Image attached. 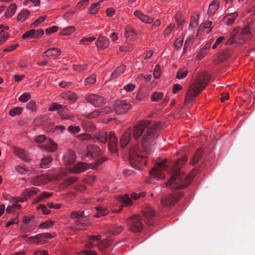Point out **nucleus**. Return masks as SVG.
Masks as SVG:
<instances>
[{
	"instance_id": "20",
	"label": "nucleus",
	"mask_w": 255,
	"mask_h": 255,
	"mask_svg": "<svg viewBox=\"0 0 255 255\" xmlns=\"http://www.w3.org/2000/svg\"><path fill=\"white\" fill-rule=\"evenodd\" d=\"M38 192H39V189L35 187L27 189L22 192L23 197L18 201L20 202H24L26 201V197H32L37 194Z\"/></svg>"
},
{
	"instance_id": "18",
	"label": "nucleus",
	"mask_w": 255,
	"mask_h": 255,
	"mask_svg": "<svg viewBox=\"0 0 255 255\" xmlns=\"http://www.w3.org/2000/svg\"><path fill=\"white\" fill-rule=\"evenodd\" d=\"M110 44L109 39L105 36H100L96 42V45L98 48L106 49Z\"/></svg>"
},
{
	"instance_id": "25",
	"label": "nucleus",
	"mask_w": 255,
	"mask_h": 255,
	"mask_svg": "<svg viewBox=\"0 0 255 255\" xmlns=\"http://www.w3.org/2000/svg\"><path fill=\"white\" fill-rule=\"evenodd\" d=\"M30 182L33 185L39 186L47 182V178L44 175L38 176L31 178Z\"/></svg>"
},
{
	"instance_id": "4",
	"label": "nucleus",
	"mask_w": 255,
	"mask_h": 255,
	"mask_svg": "<svg viewBox=\"0 0 255 255\" xmlns=\"http://www.w3.org/2000/svg\"><path fill=\"white\" fill-rule=\"evenodd\" d=\"M95 137L103 143H106L108 139V147L110 151L112 153L117 152L118 138L113 131H111L109 135L105 132L99 131L95 133Z\"/></svg>"
},
{
	"instance_id": "47",
	"label": "nucleus",
	"mask_w": 255,
	"mask_h": 255,
	"mask_svg": "<svg viewBox=\"0 0 255 255\" xmlns=\"http://www.w3.org/2000/svg\"><path fill=\"white\" fill-rule=\"evenodd\" d=\"M163 94L162 92H154L151 97V100L153 102H157L163 98Z\"/></svg>"
},
{
	"instance_id": "27",
	"label": "nucleus",
	"mask_w": 255,
	"mask_h": 255,
	"mask_svg": "<svg viewBox=\"0 0 255 255\" xmlns=\"http://www.w3.org/2000/svg\"><path fill=\"white\" fill-rule=\"evenodd\" d=\"M30 11L27 9H24L20 11L17 14L16 20L19 22H24L27 17L30 15Z\"/></svg>"
},
{
	"instance_id": "34",
	"label": "nucleus",
	"mask_w": 255,
	"mask_h": 255,
	"mask_svg": "<svg viewBox=\"0 0 255 255\" xmlns=\"http://www.w3.org/2000/svg\"><path fill=\"white\" fill-rule=\"evenodd\" d=\"M52 160L53 158L50 155L43 157L41 160L40 167L42 168H48L49 167V164L52 161Z\"/></svg>"
},
{
	"instance_id": "42",
	"label": "nucleus",
	"mask_w": 255,
	"mask_h": 255,
	"mask_svg": "<svg viewBox=\"0 0 255 255\" xmlns=\"http://www.w3.org/2000/svg\"><path fill=\"white\" fill-rule=\"evenodd\" d=\"M175 18L178 24V28H179V30H181V27L180 28V26L184 22L185 19L184 17L182 16L181 13L180 12H178L176 14Z\"/></svg>"
},
{
	"instance_id": "37",
	"label": "nucleus",
	"mask_w": 255,
	"mask_h": 255,
	"mask_svg": "<svg viewBox=\"0 0 255 255\" xmlns=\"http://www.w3.org/2000/svg\"><path fill=\"white\" fill-rule=\"evenodd\" d=\"M96 82L95 76L92 75L86 78L84 81V85L86 88H89L91 85L94 84Z\"/></svg>"
},
{
	"instance_id": "49",
	"label": "nucleus",
	"mask_w": 255,
	"mask_h": 255,
	"mask_svg": "<svg viewBox=\"0 0 255 255\" xmlns=\"http://www.w3.org/2000/svg\"><path fill=\"white\" fill-rule=\"evenodd\" d=\"M77 180V178L74 177H71L69 178H68L67 179H65L64 181L63 182V186L67 187L68 186L76 182Z\"/></svg>"
},
{
	"instance_id": "50",
	"label": "nucleus",
	"mask_w": 255,
	"mask_h": 255,
	"mask_svg": "<svg viewBox=\"0 0 255 255\" xmlns=\"http://www.w3.org/2000/svg\"><path fill=\"white\" fill-rule=\"evenodd\" d=\"M100 115H101V113L100 112V109H98V110H95L94 111H93V112H92L89 114H87L86 116V117L87 119H90L97 118Z\"/></svg>"
},
{
	"instance_id": "43",
	"label": "nucleus",
	"mask_w": 255,
	"mask_h": 255,
	"mask_svg": "<svg viewBox=\"0 0 255 255\" xmlns=\"http://www.w3.org/2000/svg\"><path fill=\"white\" fill-rule=\"evenodd\" d=\"M84 211H73L70 214V217L73 219H80L81 217H84Z\"/></svg>"
},
{
	"instance_id": "15",
	"label": "nucleus",
	"mask_w": 255,
	"mask_h": 255,
	"mask_svg": "<svg viewBox=\"0 0 255 255\" xmlns=\"http://www.w3.org/2000/svg\"><path fill=\"white\" fill-rule=\"evenodd\" d=\"M143 214L146 219L145 223L149 225L153 224L152 218L154 215V211L151 207H148L143 211Z\"/></svg>"
},
{
	"instance_id": "19",
	"label": "nucleus",
	"mask_w": 255,
	"mask_h": 255,
	"mask_svg": "<svg viewBox=\"0 0 255 255\" xmlns=\"http://www.w3.org/2000/svg\"><path fill=\"white\" fill-rule=\"evenodd\" d=\"M134 15L140 19L142 22L150 24L153 21V18L149 17L148 15L144 14L140 10H136L134 12Z\"/></svg>"
},
{
	"instance_id": "54",
	"label": "nucleus",
	"mask_w": 255,
	"mask_h": 255,
	"mask_svg": "<svg viewBox=\"0 0 255 255\" xmlns=\"http://www.w3.org/2000/svg\"><path fill=\"white\" fill-rule=\"evenodd\" d=\"M107 160V158L105 157H102L96 160L95 163L94 165L92 164L91 168L96 169L98 168V167L102 164L104 162Z\"/></svg>"
},
{
	"instance_id": "63",
	"label": "nucleus",
	"mask_w": 255,
	"mask_h": 255,
	"mask_svg": "<svg viewBox=\"0 0 255 255\" xmlns=\"http://www.w3.org/2000/svg\"><path fill=\"white\" fill-rule=\"evenodd\" d=\"M21 205L18 204H13L11 206H8L6 208V212L7 213L12 212L15 208H20Z\"/></svg>"
},
{
	"instance_id": "13",
	"label": "nucleus",
	"mask_w": 255,
	"mask_h": 255,
	"mask_svg": "<svg viewBox=\"0 0 255 255\" xmlns=\"http://www.w3.org/2000/svg\"><path fill=\"white\" fill-rule=\"evenodd\" d=\"M14 152L18 157L25 162H29L31 160L30 154L23 149L15 148L14 149Z\"/></svg>"
},
{
	"instance_id": "58",
	"label": "nucleus",
	"mask_w": 255,
	"mask_h": 255,
	"mask_svg": "<svg viewBox=\"0 0 255 255\" xmlns=\"http://www.w3.org/2000/svg\"><path fill=\"white\" fill-rule=\"evenodd\" d=\"M8 36V34L7 33L3 32V30H1L0 31V44L5 42Z\"/></svg>"
},
{
	"instance_id": "60",
	"label": "nucleus",
	"mask_w": 255,
	"mask_h": 255,
	"mask_svg": "<svg viewBox=\"0 0 255 255\" xmlns=\"http://www.w3.org/2000/svg\"><path fill=\"white\" fill-rule=\"evenodd\" d=\"M53 221L48 220L40 224L39 227V228L42 229H47L49 228L51 226H52L53 224Z\"/></svg>"
},
{
	"instance_id": "12",
	"label": "nucleus",
	"mask_w": 255,
	"mask_h": 255,
	"mask_svg": "<svg viewBox=\"0 0 255 255\" xmlns=\"http://www.w3.org/2000/svg\"><path fill=\"white\" fill-rule=\"evenodd\" d=\"M91 166H92V164L79 162L70 169V172L73 173H79L91 168Z\"/></svg>"
},
{
	"instance_id": "28",
	"label": "nucleus",
	"mask_w": 255,
	"mask_h": 255,
	"mask_svg": "<svg viewBox=\"0 0 255 255\" xmlns=\"http://www.w3.org/2000/svg\"><path fill=\"white\" fill-rule=\"evenodd\" d=\"M60 53L61 52L60 49L57 48L53 47L48 49L43 53V54H46V56L47 57L55 58L56 57L59 56L60 54Z\"/></svg>"
},
{
	"instance_id": "44",
	"label": "nucleus",
	"mask_w": 255,
	"mask_h": 255,
	"mask_svg": "<svg viewBox=\"0 0 255 255\" xmlns=\"http://www.w3.org/2000/svg\"><path fill=\"white\" fill-rule=\"evenodd\" d=\"M75 30V27L74 26L67 27L61 31V34L64 35H68L73 33Z\"/></svg>"
},
{
	"instance_id": "5",
	"label": "nucleus",
	"mask_w": 255,
	"mask_h": 255,
	"mask_svg": "<svg viewBox=\"0 0 255 255\" xmlns=\"http://www.w3.org/2000/svg\"><path fill=\"white\" fill-rule=\"evenodd\" d=\"M129 163L131 165L137 169L142 168L146 164L144 155L140 154V150L137 147H133L129 150Z\"/></svg>"
},
{
	"instance_id": "52",
	"label": "nucleus",
	"mask_w": 255,
	"mask_h": 255,
	"mask_svg": "<svg viewBox=\"0 0 255 255\" xmlns=\"http://www.w3.org/2000/svg\"><path fill=\"white\" fill-rule=\"evenodd\" d=\"M198 18L199 15H197L196 16L192 17L189 24V28L195 27L198 24Z\"/></svg>"
},
{
	"instance_id": "41",
	"label": "nucleus",
	"mask_w": 255,
	"mask_h": 255,
	"mask_svg": "<svg viewBox=\"0 0 255 255\" xmlns=\"http://www.w3.org/2000/svg\"><path fill=\"white\" fill-rule=\"evenodd\" d=\"M63 98L74 102L77 100L78 96L76 93L69 92L63 95Z\"/></svg>"
},
{
	"instance_id": "6",
	"label": "nucleus",
	"mask_w": 255,
	"mask_h": 255,
	"mask_svg": "<svg viewBox=\"0 0 255 255\" xmlns=\"http://www.w3.org/2000/svg\"><path fill=\"white\" fill-rule=\"evenodd\" d=\"M35 142L38 143H44V144L39 145V147L44 150H47L49 152H53L57 148V144L50 138H47L44 135H39L34 139Z\"/></svg>"
},
{
	"instance_id": "2",
	"label": "nucleus",
	"mask_w": 255,
	"mask_h": 255,
	"mask_svg": "<svg viewBox=\"0 0 255 255\" xmlns=\"http://www.w3.org/2000/svg\"><path fill=\"white\" fill-rule=\"evenodd\" d=\"M161 128L160 123L151 124L148 121H143L136 125L133 129V136L137 139L141 135L142 148L143 151L149 154L153 151L152 142L157 136V131Z\"/></svg>"
},
{
	"instance_id": "51",
	"label": "nucleus",
	"mask_w": 255,
	"mask_h": 255,
	"mask_svg": "<svg viewBox=\"0 0 255 255\" xmlns=\"http://www.w3.org/2000/svg\"><path fill=\"white\" fill-rule=\"evenodd\" d=\"M194 39L193 35H190L188 36L185 42L184 46V52L186 51V49L187 47H188L192 43Z\"/></svg>"
},
{
	"instance_id": "35",
	"label": "nucleus",
	"mask_w": 255,
	"mask_h": 255,
	"mask_svg": "<svg viewBox=\"0 0 255 255\" xmlns=\"http://www.w3.org/2000/svg\"><path fill=\"white\" fill-rule=\"evenodd\" d=\"M202 150L201 149H198L196 150L190 163L194 165L197 163L202 157Z\"/></svg>"
},
{
	"instance_id": "21",
	"label": "nucleus",
	"mask_w": 255,
	"mask_h": 255,
	"mask_svg": "<svg viewBox=\"0 0 255 255\" xmlns=\"http://www.w3.org/2000/svg\"><path fill=\"white\" fill-rule=\"evenodd\" d=\"M107 239L103 240L97 245L98 249L104 255H106V248L111 244V239L109 237Z\"/></svg>"
},
{
	"instance_id": "29",
	"label": "nucleus",
	"mask_w": 255,
	"mask_h": 255,
	"mask_svg": "<svg viewBox=\"0 0 255 255\" xmlns=\"http://www.w3.org/2000/svg\"><path fill=\"white\" fill-rule=\"evenodd\" d=\"M117 200L126 206H129L132 204L131 200L128 194H125L123 196L118 197Z\"/></svg>"
},
{
	"instance_id": "16",
	"label": "nucleus",
	"mask_w": 255,
	"mask_h": 255,
	"mask_svg": "<svg viewBox=\"0 0 255 255\" xmlns=\"http://www.w3.org/2000/svg\"><path fill=\"white\" fill-rule=\"evenodd\" d=\"M131 138V129L128 128L122 135L120 139V145L121 147H125L129 142Z\"/></svg>"
},
{
	"instance_id": "40",
	"label": "nucleus",
	"mask_w": 255,
	"mask_h": 255,
	"mask_svg": "<svg viewBox=\"0 0 255 255\" xmlns=\"http://www.w3.org/2000/svg\"><path fill=\"white\" fill-rule=\"evenodd\" d=\"M52 195L51 193L43 192L35 199V202L36 203L40 202L43 199L49 198L52 196Z\"/></svg>"
},
{
	"instance_id": "55",
	"label": "nucleus",
	"mask_w": 255,
	"mask_h": 255,
	"mask_svg": "<svg viewBox=\"0 0 255 255\" xmlns=\"http://www.w3.org/2000/svg\"><path fill=\"white\" fill-rule=\"evenodd\" d=\"M88 69L87 65H75L73 66L74 70L78 72H82Z\"/></svg>"
},
{
	"instance_id": "9",
	"label": "nucleus",
	"mask_w": 255,
	"mask_h": 255,
	"mask_svg": "<svg viewBox=\"0 0 255 255\" xmlns=\"http://www.w3.org/2000/svg\"><path fill=\"white\" fill-rule=\"evenodd\" d=\"M183 194L181 192H178L174 194H170L167 196L163 197L161 199V203L164 207H169L174 205L182 197Z\"/></svg>"
},
{
	"instance_id": "26",
	"label": "nucleus",
	"mask_w": 255,
	"mask_h": 255,
	"mask_svg": "<svg viewBox=\"0 0 255 255\" xmlns=\"http://www.w3.org/2000/svg\"><path fill=\"white\" fill-rule=\"evenodd\" d=\"M126 68V66L124 65L118 67L111 74L110 80L117 78L125 72Z\"/></svg>"
},
{
	"instance_id": "8",
	"label": "nucleus",
	"mask_w": 255,
	"mask_h": 255,
	"mask_svg": "<svg viewBox=\"0 0 255 255\" xmlns=\"http://www.w3.org/2000/svg\"><path fill=\"white\" fill-rule=\"evenodd\" d=\"M54 236V235L48 233H41L28 238L26 241L29 243L42 245L46 243L48 239L53 238Z\"/></svg>"
},
{
	"instance_id": "59",
	"label": "nucleus",
	"mask_w": 255,
	"mask_h": 255,
	"mask_svg": "<svg viewBox=\"0 0 255 255\" xmlns=\"http://www.w3.org/2000/svg\"><path fill=\"white\" fill-rule=\"evenodd\" d=\"M101 239V236L98 235V236H91L89 237V240L91 241L89 243V245H87V248H90L91 247H93L94 246L93 243L92 242V241H99Z\"/></svg>"
},
{
	"instance_id": "62",
	"label": "nucleus",
	"mask_w": 255,
	"mask_h": 255,
	"mask_svg": "<svg viewBox=\"0 0 255 255\" xmlns=\"http://www.w3.org/2000/svg\"><path fill=\"white\" fill-rule=\"evenodd\" d=\"M77 137L82 140H91L92 139L89 134L84 133L78 135Z\"/></svg>"
},
{
	"instance_id": "64",
	"label": "nucleus",
	"mask_w": 255,
	"mask_h": 255,
	"mask_svg": "<svg viewBox=\"0 0 255 255\" xmlns=\"http://www.w3.org/2000/svg\"><path fill=\"white\" fill-rule=\"evenodd\" d=\"M250 33V28L249 26H246L242 28L240 32V35L245 36Z\"/></svg>"
},
{
	"instance_id": "45",
	"label": "nucleus",
	"mask_w": 255,
	"mask_h": 255,
	"mask_svg": "<svg viewBox=\"0 0 255 255\" xmlns=\"http://www.w3.org/2000/svg\"><path fill=\"white\" fill-rule=\"evenodd\" d=\"M35 29H31L30 30L27 31L25 32L22 36V38L23 39H25L27 38H35V36L34 35Z\"/></svg>"
},
{
	"instance_id": "24",
	"label": "nucleus",
	"mask_w": 255,
	"mask_h": 255,
	"mask_svg": "<svg viewBox=\"0 0 255 255\" xmlns=\"http://www.w3.org/2000/svg\"><path fill=\"white\" fill-rule=\"evenodd\" d=\"M238 16V13L236 12L227 14L224 17L223 20L226 25H230L234 22L235 19Z\"/></svg>"
},
{
	"instance_id": "17",
	"label": "nucleus",
	"mask_w": 255,
	"mask_h": 255,
	"mask_svg": "<svg viewBox=\"0 0 255 255\" xmlns=\"http://www.w3.org/2000/svg\"><path fill=\"white\" fill-rule=\"evenodd\" d=\"M101 154V150L99 147L95 144H91L87 147V157H93L98 156Z\"/></svg>"
},
{
	"instance_id": "22",
	"label": "nucleus",
	"mask_w": 255,
	"mask_h": 255,
	"mask_svg": "<svg viewBox=\"0 0 255 255\" xmlns=\"http://www.w3.org/2000/svg\"><path fill=\"white\" fill-rule=\"evenodd\" d=\"M125 35L127 38V44H128V42L130 41L134 36L136 35L134 29L130 25H127L125 27Z\"/></svg>"
},
{
	"instance_id": "46",
	"label": "nucleus",
	"mask_w": 255,
	"mask_h": 255,
	"mask_svg": "<svg viewBox=\"0 0 255 255\" xmlns=\"http://www.w3.org/2000/svg\"><path fill=\"white\" fill-rule=\"evenodd\" d=\"M188 73V70L180 69L177 73L176 78L178 79H182L186 77Z\"/></svg>"
},
{
	"instance_id": "31",
	"label": "nucleus",
	"mask_w": 255,
	"mask_h": 255,
	"mask_svg": "<svg viewBox=\"0 0 255 255\" xmlns=\"http://www.w3.org/2000/svg\"><path fill=\"white\" fill-rule=\"evenodd\" d=\"M123 227L122 225H117L113 227L112 230L106 233L108 237H111V235H116L120 234L123 230Z\"/></svg>"
},
{
	"instance_id": "38",
	"label": "nucleus",
	"mask_w": 255,
	"mask_h": 255,
	"mask_svg": "<svg viewBox=\"0 0 255 255\" xmlns=\"http://www.w3.org/2000/svg\"><path fill=\"white\" fill-rule=\"evenodd\" d=\"M238 32V31L237 30V28H235L231 32L230 38L226 42V44L227 45H232L236 43V40L235 37L236 35L237 34Z\"/></svg>"
},
{
	"instance_id": "61",
	"label": "nucleus",
	"mask_w": 255,
	"mask_h": 255,
	"mask_svg": "<svg viewBox=\"0 0 255 255\" xmlns=\"http://www.w3.org/2000/svg\"><path fill=\"white\" fill-rule=\"evenodd\" d=\"M15 170L17 172L21 174H24L26 172H28L30 171V170L27 167H22L20 166H17L15 167Z\"/></svg>"
},
{
	"instance_id": "30",
	"label": "nucleus",
	"mask_w": 255,
	"mask_h": 255,
	"mask_svg": "<svg viewBox=\"0 0 255 255\" xmlns=\"http://www.w3.org/2000/svg\"><path fill=\"white\" fill-rule=\"evenodd\" d=\"M66 109V107L65 106L54 103L51 104L49 108V111H54L57 110L59 113H63L65 112V110Z\"/></svg>"
},
{
	"instance_id": "39",
	"label": "nucleus",
	"mask_w": 255,
	"mask_h": 255,
	"mask_svg": "<svg viewBox=\"0 0 255 255\" xmlns=\"http://www.w3.org/2000/svg\"><path fill=\"white\" fill-rule=\"evenodd\" d=\"M96 209L97 212L95 215V216L97 218H99L102 216H105L108 213V210L102 207H97Z\"/></svg>"
},
{
	"instance_id": "3",
	"label": "nucleus",
	"mask_w": 255,
	"mask_h": 255,
	"mask_svg": "<svg viewBox=\"0 0 255 255\" xmlns=\"http://www.w3.org/2000/svg\"><path fill=\"white\" fill-rule=\"evenodd\" d=\"M210 75L204 73L202 77L196 80L189 86L186 95L184 102L186 104L193 103L195 98L203 90L210 80Z\"/></svg>"
},
{
	"instance_id": "23",
	"label": "nucleus",
	"mask_w": 255,
	"mask_h": 255,
	"mask_svg": "<svg viewBox=\"0 0 255 255\" xmlns=\"http://www.w3.org/2000/svg\"><path fill=\"white\" fill-rule=\"evenodd\" d=\"M220 1L214 0L209 5L207 13L210 16L213 15L219 7Z\"/></svg>"
},
{
	"instance_id": "14",
	"label": "nucleus",
	"mask_w": 255,
	"mask_h": 255,
	"mask_svg": "<svg viewBox=\"0 0 255 255\" xmlns=\"http://www.w3.org/2000/svg\"><path fill=\"white\" fill-rule=\"evenodd\" d=\"M76 159L75 153L71 149L68 150L63 158V162L66 165H70L74 163Z\"/></svg>"
},
{
	"instance_id": "48",
	"label": "nucleus",
	"mask_w": 255,
	"mask_h": 255,
	"mask_svg": "<svg viewBox=\"0 0 255 255\" xmlns=\"http://www.w3.org/2000/svg\"><path fill=\"white\" fill-rule=\"evenodd\" d=\"M22 112V108L20 107H15L9 111V114L11 117L19 115Z\"/></svg>"
},
{
	"instance_id": "57",
	"label": "nucleus",
	"mask_w": 255,
	"mask_h": 255,
	"mask_svg": "<svg viewBox=\"0 0 255 255\" xmlns=\"http://www.w3.org/2000/svg\"><path fill=\"white\" fill-rule=\"evenodd\" d=\"M69 132L72 134L79 133L80 131V128L79 126H70L68 129Z\"/></svg>"
},
{
	"instance_id": "1",
	"label": "nucleus",
	"mask_w": 255,
	"mask_h": 255,
	"mask_svg": "<svg viewBox=\"0 0 255 255\" xmlns=\"http://www.w3.org/2000/svg\"><path fill=\"white\" fill-rule=\"evenodd\" d=\"M187 160V157L184 156L181 159L173 160L169 164H167V160H159L156 162L155 167L150 171V174L151 176L158 179H162L165 175L162 171L170 166L172 175L166 183V186L173 185L171 187L173 190L182 189L187 187L194 178L196 172L192 171L188 176H185L183 172H181L180 167L182 166Z\"/></svg>"
},
{
	"instance_id": "33",
	"label": "nucleus",
	"mask_w": 255,
	"mask_h": 255,
	"mask_svg": "<svg viewBox=\"0 0 255 255\" xmlns=\"http://www.w3.org/2000/svg\"><path fill=\"white\" fill-rule=\"evenodd\" d=\"M90 223L88 219H85V215L84 217H81L75 221V224L79 227H85Z\"/></svg>"
},
{
	"instance_id": "11",
	"label": "nucleus",
	"mask_w": 255,
	"mask_h": 255,
	"mask_svg": "<svg viewBox=\"0 0 255 255\" xmlns=\"http://www.w3.org/2000/svg\"><path fill=\"white\" fill-rule=\"evenodd\" d=\"M130 107V105L126 101L117 100L114 105V111L117 114H125Z\"/></svg>"
},
{
	"instance_id": "32",
	"label": "nucleus",
	"mask_w": 255,
	"mask_h": 255,
	"mask_svg": "<svg viewBox=\"0 0 255 255\" xmlns=\"http://www.w3.org/2000/svg\"><path fill=\"white\" fill-rule=\"evenodd\" d=\"M16 8L17 6L15 4H11L5 11V16L6 18L11 17L15 13Z\"/></svg>"
},
{
	"instance_id": "56",
	"label": "nucleus",
	"mask_w": 255,
	"mask_h": 255,
	"mask_svg": "<svg viewBox=\"0 0 255 255\" xmlns=\"http://www.w3.org/2000/svg\"><path fill=\"white\" fill-rule=\"evenodd\" d=\"M31 98V95L29 93H24L21 95L18 100L21 102H26L28 101Z\"/></svg>"
},
{
	"instance_id": "7",
	"label": "nucleus",
	"mask_w": 255,
	"mask_h": 255,
	"mask_svg": "<svg viewBox=\"0 0 255 255\" xmlns=\"http://www.w3.org/2000/svg\"><path fill=\"white\" fill-rule=\"evenodd\" d=\"M128 230L133 233L140 232L143 227L141 222V217L139 215H135L130 217L127 221Z\"/></svg>"
},
{
	"instance_id": "53",
	"label": "nucleus",
	"mask_w": 255,
	"mask_h": 255,
	"mask_svg": "<svg viewBox=\"0 0 255 255\" xmlns=\"http://www.w3.org/2000/svg\"><path fill=\"white\" fill-rule=\"evenodd\" d=\"M46 18V16H43L39 17L38 19L35 20L30 25V27H37L40 23L43 22Z\"/></svg>"
},
{
	"instance_id": "10",
	"label": "nucleus",
	"mask_w": 255,
	"mask_h": 255,
	"mask_svg": "<svg viewBox=\"0 0 255 255\" xmlns=\"http://www.w3.org/2000/svg\"><path fill=\"white\" fill-rule=\"evenodd\" d=\"M85 99L88 102L96 107H102L106 103L105 100L103 97L95 94H87Z\"/></svg>"
},
{
	"instance_id": "36",
	"label": "nucleus",
	"mask_w": 255,
	"mask_h": 255,
	"mask_svg": "<svg viewBox=\"0 0 255 255\" xmlns=\"http://www.w3.org/2000/svg\"><path fill=\"white\" fill-rule=\"evenodd\" d=\"M103 1V0H100L98 2L93 3L90 8V13L94 14L97 13L100 7L101 3Z\"/></svg>"
}]
</instances>
